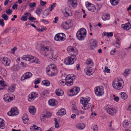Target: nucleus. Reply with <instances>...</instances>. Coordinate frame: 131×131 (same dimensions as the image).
Wrapping results in <instances>:
<instances>
[{"label": "nucleus", "instance_id": "26", "mask_svg": "<svg viewBox=\"0 0 131 131\" xmlns=\"http://www.w3.org/2000/svg\"><path fill=\"white\" fill-rule=\"evenodd\" d=\"M56 100L54 99H50L48 101L49 104L52 106H55L56 104Z\"/></svg>", "mask_w": 131, "mask_h": 131}, {"label": "nucleus", "instance_id": "33", "mask_svg": "<svg viewBox=\"0 0 131 131\" xmlns=\"http://www.w3.org/2000/svg\"><path fill=\"white\" fill-rule=\"evenodd\" d=\"M6 85L1 81V77L0 76V90L3 89Z\"/></svg>", "mask_w": 131, "mask_h": 131}, {"label": "nucleus", "instance_id": "63", "mask_svg": "<svg viewBox=\"0 0 131 131\" xmlns=\"http://www.w3.org/2000/svg\"><path fill=\"white\" fill-rule=\"evenodd\" d=\"M40 4L42 6H44L47 3L46 2H44L42 0H40Z\"/></svg>", "mask_w": 131, "mask_h": 131}, {"label": "nucleus", "instance_id": "5", "mask_svg": "<svg viewBox=\"0 0 131 131\" xmlns=\"http://www.w3.org/2000/svg\"><path fill=\"white\" fill-rule=\"evenodd\" d=\"M65 35L63 33H59L57 34L55 36L54 39L56 41H62L65 39Z\"/></svg>", "mask_w": 131, "mask_h": 131}, {"label": "nucleus", "instance_id": "58", "mask_svg": "<svg viewBox=\"0 0 131 131\" xmlns=\"http://www.w3.org/2000/svg\"><path fill=\"white\" fill-rule=\"evenodd\" d=\"M0 25L2 26H3L4 25V20L3 19H0Z\"/></svg>", "mask_w": 131, "mask_h": 131}, {"label": "nucleus", "instance_id": "59", "mask_svg": "<svg viewBox=\"0 0 131 131\" xmlns=\"http://www.w3.org/2000/svg\"><path fill=\"white\" fill-rule=\"evenodd\" d=\"M70 106L72 109H73V108H76L75 104L74 102H72L70 104Z\"/></svg>", "mask_w": 131, "mask_h": 131}, {"label": "nucleus", "instance_id": "28", "mask_svg": "<svg viewBox=\"0 0 131 131\" xmlns=\"http://www.w3.org/2000/svg\"><path fill=\"white\" fill-rule=\"evenodd\" d=\"M86 64L90 67L93 66V63L92 60L90 59H88L86 61Z\"/></svg>", "mask_w": 131, "mask_h": 131}, {"label": "nucleus", "instance_id": "50", "mask_svg": "<svg viewBox=\"0 0 131 131\" xmlns=\"http://www.w3.org/2000/svg\"><path fill=\"white\" fill-rule=\"evenodd\" d=\"M36 4L35 2L31 3L30 4L29 6L30 8H32L36 7Z\"/></svg>", "mask_w": 131, "mask_h": 131}, {"label": "nucleus", "instance_id": "22", "mask_svg": "<svg viewBox=\"0 0 131 131\" xmlns=\"http://www.w3.org/2000/svg\"><path fill=\"white\" fill-rule=\"evenodd\" d=\"M22 119L23 122L24 124H27L29 122V120L28 119V117L27 114L25 113L23 114Z\"/></svg>", "mask_w": 131, "mask_h": 131}, {"label": "nucleus", "instance_id": "7", "mask_svg": "<svg viewBox=\"0 0 131 131\" xmlns=\"http://www.w3.org/2000/svg\"><path fill=\"white\" fill-rule=\"evenodd\" d=\"M75 57L72 58L71 56L68 57L64 59V62L67 65H71L73 64L74 62Z\"/></svg>", "mask_w": 131, "mask_h": 131}, {"label": "nucleus", "instance_id": "47", "mask_svg": "<svg viewBox=\"0 0 131 131\" xmlns=\"http://www.w3.org/2000/svg\"><path fill=\"white\" fill-rule=\"evenodd\" d=\"M72 110L73 112L75 113L77 115H78L79 114V112L77 108H73V109Z\"/></svg>", "mask_w": 131, "mask_h": 131}, {"label": "nucleus", "instance_id": "31", "mask_svg": "<svg viewBox=\"0 0 131 131\" xmlns=\"http://www.w3.org/2000/svg\"><path fill=\"white\" fill-rule=\"evenodd\" d=\"M5 127V125L3 119L0 118V128L1 129H4Z\"/></svg>", "mask_w": 131, "mask_h": 131}, {"label": "nucleus", "instance_id": "45", "mask_svg": "<svg viewBox=\"0 0 131 131\" xmlns=\"http://www.w3.org/2000/svg\"><path fill=\"white\" fill-rule=\"evenodd\" d=\"M85 127V125L83 124H79L77 126V127L79 129H83Z\"/></svg>", "mask_w": 131, "mask_h": 131}, {"label": "nucleus", "instance_id": "13", "mask_svg": "<svg viewBox=\"0 0 131 131\" xmlns=\"http://www.w3.org/2000/svg\"><path fill=\"white\" fill-rule=\"evenodd\" d=\"M65 80L66 81L65 84L68 86H70L73 84V80L71 79V77H69L68 75L66 77Z\"/></svg>", "mask_w": 131, "mask_h": 131}, {"label": "nucleus", "instance_id": "52", "mask_svg": "<svg viewBox=\"0 0 131 131\" xmlns=\"http://www.w3.org/2000/svg\"><path fill=\"white\" fill-rule=\"evenodd\" d=\"M38 60H39L37 58H36L35 59H33L31 60V62H30V63H31L33 62H35L36 63H38Z\"/></svg>", "mask_w": 131, "mask_h": 131}, {"label": "nucleus", "instance_id": "17", "mask_svg": "<svg viewBox=\"0 0 131 131\" xmlns=\"http://www.w3.org/2000/svg\"><path fill=\"white\" fill-rule=\"evenodd\" d=\"M32 76V73L30 72L25 73L21 77V79L22 80L27 79L30 77Z\"/></svg>", "mask_w": 131, "mask_h": 131}, {"label": "nucleus", "instance_id": "32", "mask_svg": "<svg viewBox=\"0 0 131 131\" xmlns=\"http://www.w3.org/2000/svg\"><path fill=\"white\" fill-rule=\"evenodd\" d=\"M91 105V104L90 103H87L86 104H84L82 108L83 110H86L89 109Z\"/></svg>", "mask_w": 131, "mask_h": 131}, {"label": "nucleus", "instance_id": "18", "mask_svg": "<svg viewBox=\"0 0 131 131\" xmlns=\"http://www.w3.org/2000/svg\"><path fill=\"white\" fill-rule=\"evenodd\" d=\"M97 44L96 41L95 40H93L90 44L89 49L91 50L97 47Z\"/></svg>", "mask_w": 131, "mask_h": 131}, {"label": "nucleus", "instance_id": "24", "mask_svg": "<svg viewBox=\"0 0 131 131\" xmlns=\"http://www.w3.org/2000/svg\"><path fill=\"white\" fill-rule=\"evenodd\" d=\"M85 71H86V74L88 75H90L93 73L92 71V68L91 67H88L85 68Z\"/></svg>", "mask_w": 131, "mask_h": 131}, {"label": "nucleus", "instance_id": "51", "mask_svg": "<svg viewBox=\"0 0 131 131\" xmlns=\"http://www.w3.org/2000/svg\"><path fill=\"white\" fill-rule=\"evenodd\" d=\"M91 128L93 131H96L97 129V126L96 125H92L91 126Z\"/></svg>", "mask_w": 131, "mask_h": 131}, {"label": "nucleus", "instance_id": "48", "mask_svg": "<svg viewBox=\"0 0 131 131\" xmlns=\"http://www.w3.org/2000/svg\"><path fill=\"white\" fill-rule=\"evenodd\" d=\"M48 15H49L47 11L45 10L43 14L42 15V18H45L46 16Z\"/></svg>", "mask_w": 131, "mask_h": 131}, {"label": "nucleus", "instance_id": "27", "mask_svg": "<svg viewBox=\"0 0 131 131\" xmlns=\"http://www.w3.org/2000/svg\"><path fill=\"white\" fill-rule=\"evenodd\" d=\"M55 93L57 95L60 96L63 95L64 92L62 90L58 89L56 90Z\"/></svg>", "mask_w": 131, "mask_h": 131}, {"label": "nucleus", "instance_id": "11", "mask_svg": "<svg viewBox=\"0 0 131 131\" xmlns=\"http://www.w3.org/2000/svg\"><path fill=\"white\" fill-rule=\"evenodd\" d=\"M17 109V108H12L10 111L8 112V115L10 116L18 115L19 113V111Z\"/></svg>", "mask_w": 131, "mask_h": 131}, {"label": "nucleus", "instance_id": "36", "mask_svg": "<svg viewBox=\"0 0 131 131\" xmlns=\"http://www.w3.org/2000/svg\"><path fill=\"white\" fill-rule=\"evenodd\" d=\"M35 97L34 95L31 93V95H29L28 96V101L30 102L32 101L34 99Z\"/></svg>", "mask_w": 131, "mask_h": 131}, {"label": "nucleus", "instance_id": "46", "mask_svg": "<svg viewBox=\"0 0 131 131\" xmlns=\"http://www.w3.org/2000/svg\"><path fill=\"white\" fill-rule=\"evenodd\" d=\"M15 88L14 86L10 87L8 90V92H13L15 90Z\"/></svg>", "mask_w": 131, "mask_h": 131}, {"label": "nucleus", "instance_id": "40", "mask_svg": "<svg viewBox=\"0 0 131 131\" xmlns=\"http://www.w3.org/2000/svg\"><path fill=\"white\" fill-rule=\"evenodd\" d=\"M19 66L18 65H14L13 66L12 69L14 71H18L19 69Z\"/></svg>", "mask_w": 131, "mask_h": 131}, {"label": "nucleus", "instance_id": "43", "mask_svg": "<svg viewBox=\"0 0 131 131\" xmlns=\"http://www.w3.org/2000/svg\"><path fill=\"white\" fill-rule=\"evenodd\" d=\"M51 115V113L50 112H47L46 115H44L42 116L43 118L44 119L46 118V117L49 118L50 117Z\"/></svg>", "mask_w": 131, "mask_h": 131}, {"label": "nucleus", "instance_id": "42", "mask_svg": "<svg viewBox=\"0 0 131 131\" xmlns=\"http://www.w3.org/2000/svg\"><path fill=\"white\" fill-rule=\"evenodd\" d=\"M48 92V91L46 90L42 92L40 94V96L41 97H45L46 96H47V93Z\"/></svg>", "mask_w": 131, "mask_h": 131}, {"label": "nucleus", "instance_id": "12", "mask_svg": "<svg viewBox=\"0 0 131 131\" xmlns=\"http://www.w3.org/2000/svg\"><path fill=\"white\" fill-rule=\"evenodd\" d=\"M0 60L3 64L6 66H9L10 63V61L9 59L8 60L7 58L6 57H1Z\"/></svg>", "mask_w": 131, "mask_h": 131}, {"label": "nucleus", "instance_id": "1", "mask_svg": "<svg viewBox=\"0 0 131 131\" xmlns=\"http://www.w3.org/2000/svg\"><path fill=\"white\" fill-rule=\"evenodd\" d=\"M41 50L45 52V56L51 58H53L54 59H55V58L53 57V47L51 46H45L42 47Z\"/></svg>", "mask_w": 131, "mask_h": 131}, {"label": "nucleus", "instance_id": "21", "mask_svg": "<svg viewBox=\"0 0 131 131\" xmlns=\"http://www.w3.org/2000/svg\"><path fill=\"white\" fill-rule=\"evenodd\" d=\"M66 113V111L65 109L62 108L59 110L57 113V114L58 115H60L61 116L63 115H65Z\"/></svg>", "mask_w": 131, "mask_h": 131}, {"label": "nucleus", "instance_id": "6", "mask_svg": "<svg viewBox=\"0 0 131 131\" xmlns=\"http://www.w3.org/2000/svg\"><path fill=\"white\" fill-rule=\"evenodd\" d=\"M80 91V88L79 87H74L73 88L70 90L69 91V92H68V94L69 92L71 93L72 94H68V95L69 96H73L77 94L78 92Z\"/></svg>", "mask_w": 131, "mask_h": 131}, {"label": "nucleus", "instance_id": "39", "mask_svg": "<svg viewBox=\"0 0 131 131\" xmlns=\"http://www.w3.org/2000/svg\"><path fill=\"white\" fill-rule=\"evenodd\" d=\"M102 19L104 20L109 19L110 18V15L109 14H106V15L102 16Z\"/></svg>", "mask_w": 131, "mask_h": 131}, {"label": "nucleus", "instance_id": "19", "mask_svg": "<svg viewBox=\"0 0 131 131\" xmlns=\"http://www.w3.org/2000/svg\"><path fill=\"white\" fill-rule=\"evenodd\" d=\"M121 27L124 30H129L131 27V25L129 23L126 24H122L121 25Z\"/></svg>", "mask_w": 131, "mask_h": 131}, {"label": "nucleus", "instance_id": "4", "mask_svg": "<svg viewBox=\"0 0 131 131\" xmlns=\"http://www.w3.org/2000/svg\"><path fill=\"white\" fill-rule=\"evenodd\" d=\"M105 109L110 115H113L115 114L117 112V111L112 107L111 105H106L104 107Z\"/></svg>", "mask_w": 131, "mask_h": 131}, {"label": "nucleus", "instance_id": "30", "mask_svg": "<svg viewBox=\"0 0 131 131\" xmlns=\"http://www.w3.org/2000/svg\"><path fill=\"white\" fill-rule=\"evenodd\" d=\"M88 100H87L86 99H83V100H81L80 103L83 105L84 104H86L88 103V102L90 100V97H88Z\"/></svg>", "mask_w": 131, "mask_h": 131}, {"label": "nucleus", "instance_id": "53", "mask_svg": "<svg viewBox=\"0 0 131 131\" xmlns=\"http://www.w3.org/2000/svg\"><path fill=\"white\" fill-rule=\"evenodd\" d=\"M72 48L73 47L71 46H69L67 48V50L68 52L70 53L72 52Z\"/></svg>", "mask_w": 131, "mask_h": 131}, {"label": "nucleus", "instance_id": "2", "mask_svg": "<svg viewBox=\"0 0 131 131\" xmlns=\"http://www.w3.org/2000/svg\"><path fill=\"white\" fill-rule=\"evenodd\" d=\"M86 31L84 28L79 29L76 34V36L78 39L80 40H84L86 36Z\"/></svg>", "mask_w": 131, "mask_h": 131}, {"label": "nucleus", "instance_id": "34", "mask_svg": "<svg viewBox=\"0 0 131 131\" xmlns=\"http://www.w3.org/2000/svg\"><path fill=\"white\" fill-rule=\"evenodd\" d=\"M110 1L112 5L115 6L119 3V0H110Z\"/></svg>", "mask_w": 131, "mask_h": 131}, {"label": "nucleus", "instance_id": "35", "mask_svg": "<svg viewBox=\"0 0 131 131\" xmlns=\"http://www.w3.org/2000/svg\"><path fill=\"white\" fill-rule=\"evenodd\" d=\"M121 96L123 100H125L127 97V94L124 92L121 93Z\"/></svg>", "mask_w": 131, "mask_h": 131}, {"label": "nucleus", "instance_id": "64", "mask_svg": "<svg viewBox=\"0 0 131 131\" xmlns=\"http://www.w3.org/2000/svg\"><path fill=\"white\" fill-rule=\"evenodd\" d=\"M105 72H106L107 73H110V69H108L106 67H105Z\"/></svg>", "mask_w": 131, "mask_h": 131}, {"label": "nucleus", "instance_id": "38", "mask_svg": "<svg viewBox=\"0 0 131 131\" xmlns=\"http://www.w3.org/2000/svg\"><path fill=\"white\" fill-rule=\"evenodd\" d=\"M42 84L45 86H48L50 85V83L48 80H43L42 81Z\"/></svg>", "mask_w": 131, "mask_h": 131}, {"label": "nucleus", "instance_id": "16", "mask_svg": "<svg viewBox=\"0 0 131 131\" xmlns=\"http://www.w3.org/2000/svg\"><path fill=\"white\" fill-rule=\"evenodd\" d=\"M34 57L31 55H25L23 56V59L26 61H30V62L33 59H34Z\"/></svg>", "mask_w": 131, "mask_h": 131}, {"label": "nucleus", "instance_id": "8", "mask_svg": "<svg viewBox=\"0 0 131 131\" xmlns=\"http://www.w3.org/2000/svg\"><path fill=\"white\" fill-rule=\"evenodd\" d=\"M14 97L15 96L12 94H6L4 95L3 99L5 102H8L13 100Z\"/></svg>", "mask_w": 131, "mask_h": 131}, {"label": "nucleus", "instance_id": "23", "mask_svg": "<svg viewBox=\"0 0 131 131\" xmlns=\"http://www.w3.org/2000/svg\"><path fill=\"white\" fill-rule=\"evenodd\" d=\"M29 111L32 115H34L36 112V109L34 106H30L29 107Z\"/></svg>", "mask_w": 131, "mask_h": 131}, {"label": "nucleus", "instance_id": "54", "mask_svg": "<svg viewBox=\"0 0 131 131\" xmlns=\"http://www.w3.org/2000/svg\"><path fill=\"white\" fill-rule=\"evenodd\" d=\"M12 10H10V9L6 10V13L8 15H11L12 13Z\"/></svg>", "mask_w": 131, "mask_h": 131}, {"label": "nucleus", "instance_id": "57", "mask_svg": "<svg viewBox=\"0 0 131 131\" xmlns=\"http://www.w3.org/2000/svg\"><path fill=\"white\" fill-rule=\"evenodd\" d=\"M42 10V9L41 8H38L36 10V13L37 14H40L41 13Z\"/></svg>", "mask_w": 131, "mask_h": 131}, {"label": "nucleus", "instance_id": "55", "mask_svg": "<svg viewBox=\"0 0 131 131\" xmlns=\"http://www.w3.org/2000/svg\"><path fill=\"white\" fill-rule=\"evenodd\" d=\"M129 70L128 69H127L125 71L123 74L125 76H127L128 74H129L128 72L129 71Z\"/></svg>", "mask_w": 131, "mask_h": 131}, {"label": "nucleus", "instance_id": "56", "mask_svg": "<svg viewBox=\"0 0 131 131\" xmlns=\"http://www.w3.org/2000/svg\"><path fill=\"white\" fill-rule=\"evenodd\" d=\"M121 39L117 37L116 38V44H118V45H119V41Z\"/></svg>", "mask_w": 131, "mask_h": 131}, {"label": "nucleus", "instance_id": "37", "mask_svg": "<svg viewBox=\"0 0 131 131\" xmlns=\"http://www.w3.org/2000/svg\"><path fill=\"white\" fill-rule=\"evenodd\" d=\"M11 30V27L7 28L4 30V31L2 33V34L4 35L8 33Z\"/></svg>", "mask_w": 131, "mask_h": 131}, {"label": "nucleus", "instance_id": "41", "mask_svg": "<svg viewBox=\"0 0 131 131\" xmlns=\"http://www.w3.org/2000/svg\"><path fill=\"white\" fill-rule=\"evenodd\" d=\"M128 121L127 120L124 121L123 123V126L125 128H127L128 127Z\"/></svg>", "mask_w": 131, "mask_h": 131}, {"label": "nucleus", "instance_id": "62", "mask_svg": "<svg viewBox=\"0 0 131 131\" xmlns=\"http://www.w3.org/2000/svg\"><path fill=\"white\" fill-rule=\"evenodd\" d=\"M64 83V81L62 80L60 81L59 82V85L61 86L62 85H63Z\"/></svg>", "mask_w": 131, "mask_h": 131}, {"label": "nucleus", "instance_id": "29", "mask_svg": "<svg viewBox=\"0 0 131 131\" xmlns=\"http://www.w3.org/2000/svg\"><path fill=\"white\" fill-rule=\"evenodd\" d=\"M55 66L53 64H50L46 68V72L49 70H52L54 68H56Z\"/></svg>", "mask_w": 131, "mask_h": 131}, {"label": "nucleus", "instance_id": "9", "mask_svg": "<svg viewBox=\"0 0 131 131\" xmlns=\"http://www.w3.org/2000/svg\"><path fill=\"white\" fill-rule=\"evenodd\" d=\"M67 3L69 7L71 8H75L77 5V0H68Z\"/></svg>", "mask_w": 131, "mask_h": 131}, {"label": "nucleus", "instance_id": "3", "mask_svg": "<svg viewBox=\"0 0 131 131\" xmlns=\"http://www.w3.org/2000/svg\"><path fill=\"white\" fill-rule=\"evenodd\" d=\"M123 83V80L117 79L115 80L113 82L112 85L113 87L116 90H120L122 89L123 88V86L122 84Z\"/></svg>", "mask_w": 131, "mask_h": 131}, {"label": "nucleus", "instance_id": "15", "mask_svg": "<svg viewBox=\"0 0 131 131\" xmlns=\"http://www.w3.org/2000/svg\"><path fill=\"white\" fill-rule=\"evenodd\" d=\"M86 7L88 8L89 10L92 12H94L96 9L94 5L90 3H88L86 5Z\"/></svg>", "mask_w": 131, "mask_h": 131}, {"label": "nucleus", "instance_id": "20", "mask_svg": "<svg viewBox=\"0 0 131 131\" xmlns=\"http://www.w3.org/2000/svg\"><path fill=\"white\" fill-rule=\"evenodd\" d=\"M70 23L69 22L66 21L64 22H63L62 24V26L64 28L68 29L69 28V25Z\"/></svg>", "mask_w": 131, "mask_h": 131}, {"label": "nucleus", "instance_id": "25", "mask_svg": "<svg viewBox=\"0 0 131 131\" xmlns=\"http://www.w3.org/2000/svg\"><path fill=\"white\" fill-rule=\"evenodd\" d=\"M30 14L28 13H26L24 14V15L22 16L21 18V20L24 21H27V17Z\"/></svg>", "mask_w": 131, "mask_h": 131}, {"label": "nucleus", "instance_id": "44", "mask_svg": "<svg viewBox=\"0 0 131 131\" xmlns=\"http://www.w3.org/2000/svg\"><path fill=\"white\" fill-rule=\"evenodd\" d=\"M72 52L74 53L73 54L74 57L75 58L76 56V55H77L78 53V50H77L75 48H73L72 49Z\"/></svg>", "mask_w": 131, "mask_h": 131}, {"label": "nucleus", "instance_id": "61", "mask_svg": "<svg viewBox=\"0 0 131 131\" xmlns=\"http://www.w3.org/2000/svg\"><path fill=\"white\" fill-rule=\"evenodd\" d=\"M113 35V33L112 32H110L109 33L107 32L106 33V36H107L112 37Z\"/></svg>", "mask_w": 131, "mask_h": 131}, {"label": "nucleus", "instance_id": "60", "mask_svg": "<svg viewBox=\"0 0 131 131\" xmlns=\"http://www.w3.org/2000/svg\"><path fill=\"white\" fill-rule=\"evenodd\" d=\"M32 94H33V95H34V96L35 98H36L38 96V93L35 92H32Z\"/></svg>", "mask_w": 131, "mask_h": 131}, {"label": "nucleus", "instance_id": "10", "mask_svg": "<svg viewBox=\"0 0 131 131\" xmlns=\"http://www.w3.org/2000/svg\"><path fill=\"white\" fill-rule=\"evenodd\" d=\"M95 92L97 96H101L104 94L103 88L102 87H97L95 88Z\"/></svg>", "mask_w": 131, "mask_h": 131}, {"label": "nucleus", "instance_id": "49", "mask_svg": "<svg viewBox=\"0 0 131 131\" xmlns=\"http://www.w3.org/2000/svg\"><path fill=\"white\" fill-rule=\"evenodd\" d=\"M1 17L4 19V20H7L8 19V16L6 14H3L2 15Z\"/></svg>", "mask_w": 131, "mask_h": 131}, {"label": "nucleus", "instance_id": "14", "mask_svg": "<svg viewBox=\"0 0 131 131\" xmlns=\"http://www.w3.org/2000/svg\"><path fill=\"white\" fill-rule=\"evenodd\" d=\"M47 74L49 76L51 77H52L56 75V73H57V70L56 68H54L52 70H49L47 72Z\"/></svg>", "mask_w": 131, "mask_h": 131}]
</instances>
